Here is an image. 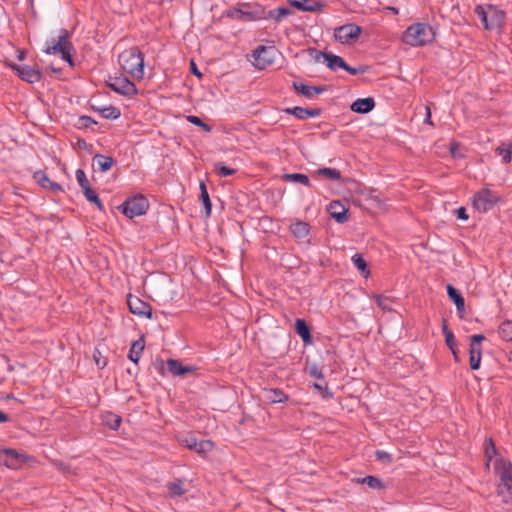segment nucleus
<instances>
[{"instance_id":"1","label":"nucleus","mask_w":512,"mask_h":512,"mask_svg":"<svg viewBox=\"0 0 512 512\" xmlns=\"http://www.w3.org/2000/svg\"><path fill=\"white\" fill-rule=\"evenodd\" d=\"M121 68L135 79L144 77V54L138 46H132L118 56Z\"/></svg>"},{"instance_id":"2","label":"nucleus","mask_w":512,"mask_h":512,"mask_svg":"<svg viewBox=\"0 0 512 512\" xmlns=\"http://www.w3.org/2000/svg\"><path fill=\"white\" fill-rule=\"evenodd\" d=\"M435 31L427 23H415L409 26L402 35V41L410 46L418 47L431 43L435 39Z\"/></svg>"},{"instance_id":"3","label":"nucleus","mask_w":512,"mask_h":512,"mask_svg":"<svg viewBox=\"0 0 512 512\" xmlns=\"http://www.w3.org/2000/svg\"><path fill=\"white\" fill-rule=\"evenodd\" d=\"M71 34L67 29L62 28L60 30L58 41L51 46H47L43 52L45 54H60L61 58L69 64L70 67H74L75 63L72 57V53L75 51L72 42L69 40Z\"/></svg>"},{"instance_id":"4","label":"nucleus","mask_w":512,"mask_h":512,"mask_svg":"<svg viewBox=\"0 0 512 512\" xmlns=\"http://www.w3.org/2000/svg\"><path fill=\"white\" fill-rule=\"evenodd\" d=\"M495 471L499 475L498 493L506 503L512 502V464L502 458L495 461Z\"/></svg>"},{"instance_id":"5","label":"nucleus","mask_w":512,"mask_h":512,"mask_svg":"<svg viewBox=\"0 0 512 512\" xmlns=\"http://www.w3.org/2000/svg\"><path fill=\"white\" fill-rule=\"evenodd\" d=\"M117 208L126 217L132 219L134 217L144 215L147 212L149 208V201L144 195L136 194L131 197H128Z\"/></svg>"},{"instance_id":"6","label":"nucleus","mask_w":512,"mask_h":512,"mask_svg":"<svg viewBox=\"0 0 512 512\" xmlns=\"http://www.w3.org/2000/svg\"><path fill=\"white\" fill-rule=\"evenodd\" d=\"M278 50L275 46L259 45L253 50L252 57L254 58V66L260 70L272 65Z\"/></svg>"},{"instance_id":"7","label":"nucleus","mask_w":512,"mask_h":512,"mask_svg":"<svg viewBox=\"0 0 512 512\" xmlns=\"http://www.w3.org/2000/svg\"><path fill=\"white\" fill-rule=\"evenodd\" d=\"M106 85L113 90L114 92L126 96L131 97L138 93V89L136 85L129 80L126 76H119V77H109V79L106 81Z\"/></svg>"},{"instance_id":"8","label":"nucleus","mask_w":512,"mask_h":512,"mask_svg":"<svg viewBox=\"0 0 512 512\" xmlns=\"http://www.w3.org/2000/svg\"><path fill=\"white\" fill-rule=\"evenodd\" d=\"M500 198L490 189L484 188L475 193L473 206L482 213L491 210Z\"/></svg>"},{"instance_id":"9","label":"nucleus","mask_w":512,"mask_h":512,"mask_svg":"<svg viewBox=\"0 0 512 512\" xmlns=\"http://www.w3.org/2000/svg\"><path fill=\"white\" fill-rule=\"evenodd\" d=\"M362 33V27L354 23H347L337 27L334 36L342 44H351L355 42Z\"/></svg>"},{"instance_id":"10","label":"nucleus","mask_w":512,"mask_h":512,"mask_svg":"<svg viewBox=\"0 0 512 512\" xmlns=\"http://www.w3.org/2000/svg\"><path fill=\"white\" fill-rule=\"evenodd\" d=\"M5 64L15 71L21 80L27 83H37L42 79V72L39 69L32 68L28 65H17L12 62H5Z\"/></svg>"},{"instance_id":"11","label":"nucleus","mask_w":512,"mask_h":512,"mask_svg":"<svg viewBox=\"0 0 512 512\" xmlns=\"http://www.w3.org/2000/svg\"><path fill=\"white\" fill-rule=\"evenodd\" d=\"M485 340L483 334H474L470 337L469 365L472 370H478L481 364V342Z\"/></svg>"},{"instance_id":"12","label":"nucleus","mask_w":512,"mask_h":512,"mask_svg":"<svg viewBox=\"0 0 512 512\" xmlns=\"http://www.w3.org/2000/svg\"><path fill=\"white\" fill-rule=\"evenodd\" d=\"M308 52L310 55L315 54V61H319L320 58H323L326 62V66L332 71H336L339 68L344 70V68H346V61L341 56L331 52L318 51L316 48H309Z\"/></svg>"},{"instance_id":"13","label":"nucleus","mask_w":512,"mask_h":512,"mask_svg":"<svg viewBox=\"0 0 512 512\" xmlns=\"http://www.w3.org/2000/svg\"><path fill=\"white\" fill-rule=\"evenodd\" d=\"M127 305L132 314L152 319L153 310L148 302L129 294L127 297Z\"/></svg>"},{"instance_id":"14","label":"nucleus","mask_w":512,"mask_h":512,"mask_svg":"<svg viewBox=\"0 0 512 512\" xmlns=\"http://www.w3.org/2000/svg\"><path fill=\"white\" fill-rule=\"evenodd\" d=\"M488 19L485 25L486 30L502 29L505 24V11L492 4H486Z\"/></svg>"},{"instance_id":"15","label":"nucleus","mask_w":512,"mask_h":512,"mask_svg":"<svg viewBox=\"0 0 512 512\" xmlns=\"http://www.w3.org/2000/svg\"><path fill=\"white\" fill-rule=\"evenodd\" d=\"M327 211L330 217L339 224H343L347 222L349 219V209L346 208L340 201H331L327 208Z\"/></svg>"},{"instance_id":"16","label":"nucleus","mask_w":512,"mask_h":512,"mask_svg":"<svg viewBox=\"0 0 512 512\" xmlns=\"http://www.w3.org/2000/svg\"><path fill=\"white\" fill-rule=\"evenodd\" d=\"M292 87L297 94H300L309 99L328 90L327 85L309 86L297 81L292 83Z\"/></svg>"},{"instance_id":"17","label":"nucleus","mask_w":512,"mask_h":512,"mask_svg":"<svg viewBox=\"0 0 512 512\" xmlns=\"http://www.w3.org/2000/svg\"><path fill=\"white\" fill-rule=\"evenodd\" d=\"M446 291L449 299L455 304L460 319L465 316V299L462 293L452 284H447Z\"/></svg>"},{"instance_id":"18","label":"nucleus","mask_w":512,"mask_h":512,"mask_svg":"<svg viewBox=\"0 0 512 512\" xmlns=\"http://www.w3.org/2000/svg\"><path fill=\"white\" fill-rule=\"evenodd\" d=\"M283 111L286 114L293 115L299 120H306L308 118L317 117L322 114L321 108H303L300 106L285 108Z\"/></svg>"},{"instance_id":"19","label":"nucleus","mask_w":512,"mask_h":512,"mask_svg":"<svg viewBox=\"0 0 512 512\" xmlns=\"http://www.w3.org/2000/svg\"><path fill=\"white\" fill-rule=\"evenodd\" d=\"M33 178L42 188L48 189L55 194L63 192L62 186L50 180L46 173L42 170L34 172Z\"/></svg>"},{"instance_id":"20","label":"nucleus","mask_w":512,"mask_h":512,"mask_svg":"<svg viewBox=\"0 0 512 512\" xmlns=\"http://www.w3.org/2000/svg\"><path fill=\"white\" fill-rule=\"evenodd\" d=\"M166 365L167 371L177 377H183L187 373H192L196 370L194 366L183 365L182 362L176 359H168Z\"/></svg>"},{"instance_id":"21","label":"nucleus","mask_w":512,"mask_h":512,"mask_svg":"<svg viewBox=\"0 0 512 512\" xmlns=\"http://www.w3.org/2000/svg\"><path fill=\"white\" fill-rule=\"evenodd\" d=\"M186 447L197 453H207L214 448V443L211 440H198L194 436H189L185 439Z\"/></svg>"},{"instance_id":"22","label":"nucleus","mask_w":512,"mask_h":512,"mask_svg":"<svg viewBox=\"0 0 512 512\" xmlns=\"http://www.w3.org/2000/svg\"><path fill=\"white\" fill-rule=\"evenodd\" d=\"M375 100L373 97L358 98L350 105L352 112L358 114H367L375 108Z\"/></svg>"},{"instance_id":"23","label":"nucleus","mask_w":512,"mask_h":512,"mask_svg":"<svg viewBox=\"0 0 512 512\" xmlns=\"http://www.w3.org/2000/svg\"><path fill=\"white\" fill-rule=\"evenodd\" d=\"M294 329L305 345H309L313 342L311 328L305 319L297 318L295 320Z\"/></svg>"},{"instance_id":"24","label":"nucleus","mask_w":512,"mask_h":512,"mask_svg":"<svg viewBox=\"0 0 512 512\" xmlns=\"http://www.w3.org/2000/svg\"><path fill=\"white\" fill-rule=\"evenodd\" d=\"M290 6L303 12H321L325 8L322 1H313V3H303L301 0H289Z\"/></svg>"},{"instance_id":"25","label":"nucleus","mask_w":512,"mask_h":512,"mask_svg":"<svg viewBox=\"0 0 512 512\" xmlns=\"http://www.w3.org/2000/svg\"><path fill=\"white\" fill-rule=\"evenodd\" d=\"M21 455L13 449H5L0 455V462L8 468L16 469L22 462Z\"/></svg>"},{"instance_id":"26","label":"nucleus","mask_w":512,"mask_h":512,"mask_svg":"<svg viewBox=\"0 0 512 512\" xmlns=\"http://www.w3.org/2000/svg\"><path fill=\"white\" fill-rule=\"evenodd\" d=\"M263 398L270 404H277L288 401L289 396L279 388H270L263 390Z\"/></svg>"},{"instance_id":"27","label":"nucleus","mask_w":512,"mask_h":512,"mask_svg":"<svg viewBox=\"0 0 512 512\" xmlns=\"http://www.w3.org/2000/svg\"><path fill=\"white\" fill-rule=\"evenodd\" d=\"M145 348V340L144 336H141L138 340L134 341L130 347L129 353H128V359L134 362L135 364H138L142 352Z\"/></svg>"},{"instance_id":"28","label":"nucleus","mask_w":512,"mask_h":512,"mask_svg":"<svg viewBox=\"0 0 512 512\" xmlns=\"http://www.w3.org/2000/svg\"><path fill=\"white\" fill-rule=\"evenodd\" d=\"M263 19H266L265 7H256L253 11L242 9L240 21H259Z\"/></svg>"},{"instance_id":"29","label":"nucleus","mask_w":512,"mask_h":512,"mask_svg":"<svg viewBox=\"0 0 512 512\" xmlns=\"http://www.w3.org/2000/svg\"><path fill=\"white\" fill-rule=\"evenodd\" d=\"M199 189H200L199 200L202 202V205L204 208V216H205V218H209L211 215L212 203H211L210 196H209V193L207 190V186L204 181L200 182Z\"/></svg>"},{"instance_id":"30","label":"nucleus","mask_w":512,"mask_h":512,"mask_svg":"<svg viewBox=\"0 0 512 512\" xmlns=\"http://www.w3.org/2000/svg\"><path fill=\"white\" fill-rule=\"evenodd\" d=\"M93 162V166L97 165V168L100 172H107L112 168L115 160L111 156L96 154L93 157Z\"/></svg>"},{"instance_id":"31","label":"nucleus","mask_w":512,"mask_h":512,"mask_svg":"<svg viewBox=\"0 0 512 512\" xmlns=\"http://www.w3.org/2000/svg\"><path fill=\"white\" fill-rule=\"evenodd\" d=\"M290 231L298 239L305 238L310 232V225L304 221H296L290 226Z\"/></svg>"},{"instance_id":"32","label":"nucleus","mask_w":512,"mask_h":512,"mask_svg":"<svg viewBox=\"0 0 512 512\" xmlns=\"http://www.w3.org/2000/svg\"><path fill=\"white\" fill-rule=\"evenodd\" d=\"M121 422L122 418L113 412H105L102 415V424L112 430H118Z\"/></svg>"},{"instance_id":"33","label":"nucleus","mask_w":512,"mask_h":512,"mask_svg":"<svg viewBox=\"0 0 512 512\" xmlns=\"http://www.w3.org/2000/svg\"><path fill=\"white\" fill-rule=\"evenodd\" d=\"M283 180L286 182L299 183L306 187H312L309 177L302 173H286L283 175Z\"/></svg>"},{"instance_id":"34","label":"nucleus","mask_w":512,"mask_h":512,"mask_svg":"<svg viewBox=\"0 0 512 512\" xmlns=\"http://www.w3.org/2000/svg\"><path fill=\"white\" fill-rule=\"evenodd\" d=\"M354 266L356 267V269L359 271V273L364 277V278H368V276L370 275V270L368 268V264L366 262V260L363 258L362 254H355L352 256L351 258Z\"/></svg>"},{"instance_id":"35","label":"nucleus","mask_w":512,"mask_h":512,"mask_svg":"<svg viewBox=\"0 0 512 512\" xmlns=\"http://www.w3.org/2000/svg\"><path fill=\"white\" fill-rule=\"evenodd\" d=\"M293 11L288 7H279L277 9L266 11V19H274L280 22L284 17L290 16Z\"/></svg>"},{"instance_id":"36","label":"nucleus","mask_w":512,"mask_h":512,"mask_svg":"<svg viewBox=\"0 0 512 512\" xmlns=\"http://www.w3.org/2000/svg\"><path fill=\"white\" fill-rule=\"evenodd\" d=\"M94 111L99 112L103 118L115 120L120 117V109L114 106H105L102 108L92 106Z\"/></svg>"},{"instance_id":"37","label":"nucleus","mask_w":512,"mask_h":512,"mask_svg":"<svg viewBox=\"0 0 512 512\" xmlns=\"http://www.w3.org/2000/svg\"><path fill=\"white\" fill-rule=\"evenodd\" d=\"M357 482L360 484H365L372 489L381 490V489L385 488V485L382 482V480L380 478H378L376 476H372V475H368L364 478H358Z\"/></svg>"},{"instance_id":"38","label":"nucleus","mask_w":512,"mask_h":512,"mask_svg":"<svg viewBox=\"0 0 512 512\" xmlns=\"http://www.w3.org/2000/svg\"><path fill=\"white\" fill-rule=\"evenodd\" d=\"M83 194L90 203L94 204L100 211H104V205L101 199L91 187L83 190Z\"/></svg>"},{"instance_id":"39","label":"nucleus","mask_w":512,"mask_h":512,"mask_svg":"<svg viewBox=\"0 0 512 512\" xmlns=\"http://www.w3.org/2000/svg\"><path fill=\"white\" fill-rule=\"evenodd\" d=\"M499 336L505 341H512V321L505 320L499 325Z\"/></svg>"},{"instance_id":"40","label":"nucleus","mask_w":512,"mask_h":512,"mask_svg":"<svg viewBox=\"0 0 512 512\" xmlns=\"http://www.w3.org/2000/svg\"><path fill=\"white\" fill-rule=\"evenodd\" d=\"M316 173L331 180H341L342 178L341 172L336 168L323 167L319 168Z\"/></svg>"},{"instance_id":"41","label":"nucleus","mask_w":512,"mask_h":512,"mask_svg":"<svg viewBox=\"0 0 512 512\" xmlns=\"http://www.w3.org/2000/svg\"><path fill=\"white\" fill-rule=\"evenodd\" d=\"M182 484L183 481L181 479L168 483L167 488L171 497H180L184 494L185 491L182 488Z\"/></svg>"},{"instance_id":"42","label":"nucleus","mask_w":512,"mask_h":512,"mask_svg":"<svg viewBox=\"0 0 512 512\" xmlns=\"http://www.w3.org/2000/svg\"><path fill=\"white\" fill-rule=\"evenodd\" d=\"M214 171L220 177L231 176L237 172L236 169L226 166L224 162H216L214 164Z\"/></svg>"},{"instance_id":"43","label":"nucleus","mask_w":512,"mask_h":512,"mask_svg":"<svg viewBox=\"0 0 512 512\" xmlns=\"http://www.w3.org/2000/svg\"><path fill=\"white\" fill-rule=\"evenodd\" d=\"M485 457L488 462H490L494 456L497 455V448L492 438L486 439L485 441Z\"/></svg>"},{"instance_id":"44","label":"nucleus","mask_w":512,"mask_h":512,"mask_svg":"<svg viewBox=\"0 0 512 512\" xmlns=\"http://www.w3.org/2000/svg\"><path fill=\"white\" fill-rule=\"evenodd\" d=\"M187 121L189 123L201 128L205 132H211V130H212V127L209 124L203 122V120L201 118H199L198 116L189 115V116H187Z\"/></svg>"},{"instance_id":"45","label":"nucleus","mask_w":512,"mask_h":512,"mask_svg":"<svg viewBox=\"0 0 512 512\" xmlns=\"http://www.w3.org/2000/svg\"><path fill=\"white\" fill-rule=\"evenodd\" d=\"M241 12H242V8H241L240 2H239L235 7L226 10L223 13L222 17L241 20Z\"/></svg>"},{"instance_id":"46","label":"nucleus","mask_w":512,"mask_h":512,"mask_svg":"<svg viewBox=\"0 0 512 512\" xmlns=\"http://www.w3.org/2000/svg\"><path fill=\"white\" fill-rule=\"evenodd\" d=\"M76 179H77L82 191L85 190L86 188L90 187L89 181L86 177L84 170H82V169L76 170Z\"/></svg>"},{"instance_id":"47","label":"nucleus","mask_w":512,"mask_h":512,"mask_svg":"<svg viewBox=\"0 0 512 512\" xmlns=\"http://www.w3.org/2000/svg\"><path fill=\"white\" fill-rule=\"evenodd\" d=\"M474 13L481 19L483 25L485 26L489 14L486 5H477L474 9Z\"/></svg>"},{"instance_id":"48","label":"nucleus","mask_w":512,"mask_h":512,"mask_svg":"<svg viewBox=\"0 0 512 512\" xmlns=\"http://www.w3.org/2000/svg\"><path fill=\"white\" fill-rule=\"evenodd\" d=\"M313 387L319 391L323 399H332L334 397L333 392L328 389L327 385L314 383Z\"/></svg>"},{"instance_id":"49","label":"nucleus","mask_w":512,"mask_h":512,"mask_svg":"<svg viewBox=\"0 0 512 512\" xmlns=\"http://www.w3.org/2000/svg\"><path fill=\"white\" fill-rule=\"evenodd\" d=\"M344 70L351 75H358L366 73L369 70V66L359 65L358 67H352L346 63V68H344Z\"/></svg>"},{"instance_id":"50","label":"nucleus","mask_w":512,"mask_h":512,"mask_svg":"<svg viewBox=\"0 0 512 512\" xmlns=\"http://www.w3.org/2000/svg\"><path fill=\"white\" fill-rule=\"evenodd\" d=\"M375 456H376V459L378 461H381L382 463H385V464H391L393 462V457L391 454H389L388 452L386 451H382V450H377L375 452Z\"/></svg>"},{"instance_id":"51","label":"nucleus","mask_w":512,"mask_h":512,"mask_svg":"<svg viewBox=\"0 0 512 512\" xmlns=\"http://www.w3.org/2000/svg\"><path fill=\"white\" fill-rule=\"evenodd\" d=\"M93 358L99 369H103L107 365V358L102 357L101 352L97 348L93 352Z\"/></svg>"},{"instance_id":"52","label":"nucleus","mask_w":512,"mask_h":512,"mask_svg":"<svg viewBox=\"0 0 512 512\" xmlns=\"http://www.w3.org/2000/svg\"><path fill=\"white\" fill-rule=\"evenodd\" d=\"M306 369L308 370V373L311 377H314L317 379H324V374H323L322 370L316 364L307 366Z\"/></svg>"},{"instance_id":"53","label":"nucleus","mask_w":512,"mask_h":512,"mask_svg":"<svg viewBox=\"0 0 512 512\" xmlns=\"http://www.w3.org/2000/svg\"><path fill=\"white\" fill-rule=\"evenodd\" d=\"M91 124H97V121H95L92 117L90 116H86V115H82L79 117L78 119V125L80 128H87L89 127Z\"/></svg>"},{"instance_id":"54","label":"nucleus","mask_w":512,"mask_h":512,"mask_svg":"<svg viewBox=\"0 0 512 512\" xmlns=\"http://www.w3.org/2000/svg\"><path fill=\"white\" fill-rule=\"evenodd\" d=\"M153 367L159 372L161 376H165V371L167 370V366L165 367V363L162 359L156 358L153 363Z\"/></svg>"},{"instance_id":"55","label":"nucleus","mask_w":512,"mask_h":512,"mask_svg":"<svg viewBox=\"0 0 512 512\" xmlns=\"http://www.w3.org/2000/svg\"><path fill=\"white\" fill-rule=\"evenodd\" d=\"M373 299L375 300V302L377 303V305L383 309V310H389L390 308L387 307V305L385 304V301L388 299L380 294H374L373 295Z\"/></svg>"},{"instance_id":"56","label":"nucleus","mask_w":512,"mask_h":512,"mask_svg":"<svg viewBox=\"0 0 512 512\" xmlns=\"http://www.w3.org/2000/svg\"><path fill=\"white\" fill-rule=\"evenodd\" d=\"M445 342L450 350H453V347L457 346L456 338L453 333H447V336H445Z\"/></svg>"},{"instance_id":"57","label":"nucleus","mask_w":512,"mask_h":512,"mask_svg":"<svg viewBox=\"0 0 512 512\" xmlns=\"http://www.w3.org/2000/svg\"><path fill=\"white\" fill-rule=\"evenodd\" d=\"M458 219L467 220L469 218L465 207L461 206L455 210Z\"/></svg>"},{"instance_id":"58","label":"nucleus","mask_w":512,"mask_h":512,"mask_svg":"<svg viewBox=\"0 0 512 512\" xmlns=\"http://www.w3.org/2000/svg\"><path fill=\"white\" fill-rule=\"evenodd\" d=\"M190 72L199 79L203 77V74L198 70L196 63L193 60L190 61Z\"/></svg>"},{"instance_id":"59","label":"nucleus","mask_w":512,"mask_h":512,"mask_svg":"<svg viewBox=\"0 0 512 512\" xmlns=\"http://www.w3.org/2000/svg\"><path fill=\"white\" fill-rule=\"evenodd\" d=\"M241 8L245 10H254L256 7H263L258 3H248V2H240Z\"/></svg>"},{"instance_id":"60","label":"nucleus","mask_w":512,"mask_h":512,"mask_svg":"<svg viewBox=\"0 0 512 512\" xmlns=\"http://www.w3.org/2000/svg\"><path fill=\"white\" fill-rule=\"evenodd\" d=\"M511 159H512V151L508 146L502 155V160H503V163L507 164L511 161Z\"/></svg>"},{"instance_id":"61","label":"nucleus","mask_w":512,"mask_h":512,"mask_svg":"<svg viewBox=\"0 0 512 512\" xmlns=\"http://www.w3.org/2000/svg\"><path fill=\"white\" fill-rule=\"evenodd\" d=\"M76 144H77V147H78L79 149H81V150H86V149L88 148V144H87L86 140H85V139H83V138H79V139L77 140V143H76Z\"/></svg>"},{"instance_id":"62","label":"nucleus","mask_w":512,"mask_h":512,"mask_svg":"<svg viewBox=\"0 0 512 512\" xmlns=\"http://www.w3.org/2000/svg\"><path fill=\"white\" fill-rule=\"evenodd\" d=\"M425 109H426V117H425L424 122H425L426 124L433 125V122H432V119H431V110H430V107H429V106H426V107H425Z\"/></svg>"},{"instance_id":"63","label":"nucleus","mask_w":512,"mask_h":512,"mask_svg":"<svg viewBox=\"0 0 512 512\" xmlns=\"http://www.w3.org/2000/svg\"><path fill=\"white\" fill-rule=\"evenodd\" d=\"M442 332L444 334V336H447V333H453L449 327H448V323H447V320L446 319H443L442 320Z\"/></svg>"},{"instance_id":"64","label":"nucleus","mask_w":512,"mask_h":512,"mask_svg":"<svg viewBox=\"0 0 512 512\" xmlns=\"http://www.w3.org/2000/svg\"><path fill=\"white\" fill-rule=\"evenodd\" d=\"M458 150V144L457 143H451L450 144V153L452 154L453 157H457V153L456 151Z\"/></svg>"}]
</instances>
